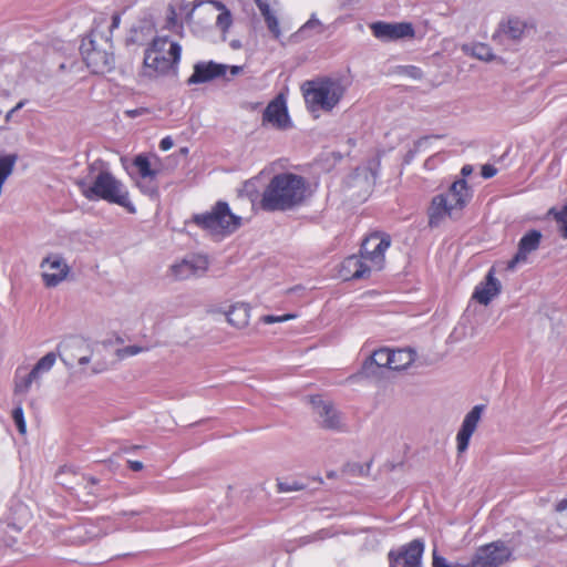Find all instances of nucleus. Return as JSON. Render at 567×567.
I'll return each mask as SVG.
<instances>
[{"instance_id": "f257e3e1", "label": "nucleus", "mask_w": 567, "mask_h": 567, "mask_svg": "<svg viewBox=\"0 0 567 567\" xmlns=\"http://www.w3.org/2000/svg\"><path fill=\"white\" fill-rule=\"evenodd\" d=\"M87 172L86 177L74 179V184L86 199L91 202L103 199L124 207L131 214L136 212L123 183L115 178L110 169L105 167L103 161L96 159L89 164Z\"/></svg>"}, {"instance_id": "f03ea898", "label": "nucleus", "mask_w": 567, "mask_h": 567, "mask_svg": "<svg viewBox=\"0 0 567 567\" xmlns=\"http://www.w3.org/2000/svg\"><path fill=\"white\" fill-rule=\"evenodd\" d=\"M308 183L301 175L276 174L265 187L259 207L264 212H287L301 206L307 198Z\"/></svg>"}, {"instance_id": "7ed1b4c3", "label": "nucleus", "mask_w": 567, "mask_h": 567, "mask_svg": "<svg viewBox=\"0 0 567 567\" xmlns=\"http://www.w3.org/2000/svg\"><path fill=\"white\" fill-rule=\"evenodd\" d=\"M182 47L167 37L154 38L145 49L143 59L144 75L156 78L166 74L181 60Z\"/></svg>"}, {"instance_id": "20e7f679", "label": "nucleus", "mask_w": 567, "mask_h": 567, "mask_svg": "<svg viewBox=\"0 0 567 567\" xmlns=\"http://www.w3.org/2000/svg\"><path fill=\"white\" fill-rule=\"evenodd\" d=\"M80 51L86 66L95 74H104L114 69L113 44L109 37L97 29L82 39Z\"/></svg>"}, {"instance_id": "39448f33", "label": "nucleus", "mask_w": 567, "mask_h": 567, "mask_svg": "<svg viewBox=\"0 0 567 567\" xmlns=\"http://www.w3.org/2000/svg\"><path fill=\"white\" fill-rule=\"evenodd\" d=\"M471 198L470 188L465 179L455 181L446 193L435 195L427 208L429 226H440L446 216L454 210H462Z\"/></svg>"}, {"instance_id": "423d86ee", "label": "nucleus", "mask_w": 567, "mask_h": 567, "mask_svg": "<svg viewBox=\"0 0 567 567\" xmlns=\"http://www.w3.org/2000/svg\"><path fill=\"white\" fill-rule=\"evenodd\" d=\"M301 90L305 100L311 105V109L331 111L343 97L346 87L340 79L321 76L306 81Z\"/></svg>"}, {"instance_id": "0eeeda50", "label": "nucleus", "mask_w": 567, "mask_h": 567, "mask_svg": "<svg viewBox=\"0 0 567 567\" xmlns=\"http://www.w3.org/2000/svg\"><path fill=\"white\" fill-rule=\"evenodd\" d=\"M193 223L213 234H231L239 228L241 218L231 213L226 202H217L210 212L195 214Z\"/></svg>"}, {"instance_id": "6e6552de", "label": "nucleus", "mask_w": 567, "mask_h": 567, "mask_svg": "<svg viewBox=\"0 0 567 567\" xmlns=\"http://www.w3.org/2000/svg\"><path fill=\"white\" fill-rule=\"evenodd\" d=\"M391 245V238L386 234L373 233L361 244L360 255L368 260L374 270H381L384 266V252Z\"/></svg>"}, {"instance_id": "1a4fd4ad", "label": "nucleus", "mask_w": 567, "mask_h": 567, "mask_svg": "<svg viewBox=\"0 0 567 567\" xmlns=\"http://www.w3.org/2000/svg\"><path fill=\"white\" fill-rule=\"evenodd\" d=\"M424 553V542L420 538L391 549L388 553L389 567H421Z\"/></svg>"}, {"instance_id": "9d476101", "label": "nucleus", "mask_w": 567, "mask_h": 567, "mask_svg": "<svg viewBox=\"0 0 567 567\" xmlns=\"http://www.w3.org/2000/svg\"><path fill=\"white\" fill-rule=\"evenodd\" d=\"M311 404L321 429L336 432L344 431L342 415L331 401H326L321 396L315 395L311 398Z\"/></svg>"}, {"instance_id": "9b49d317", "label": "nucleus", "mask_w": 567, "mask_h": 567, "mask_svg": "<svg viewBox=\"0 0 567 567\" xmlns=\"http://www.w3.org/2000/svg\"><path fill=\"white\" fill-rule=\"evenodd\" d=\"M532 28L534 25L527 21L518 17H509L498 23L497 30L493 34V41L499 44H504L507 41L517 43Z\"/></svg>"}, {"instance_id": "f8f14e48", "label": "nucleus", "mask_w": 567, "mask_h": 567, "mask_svg": "<svg viewBox=\"0 0 567 567\" xmlns=\"http://www.w3.org/2000/svg\"><path fill=\"white\" fill-rule=\"evenodd\" d=\"M372 34L382 41H394L414 37V28L410 22L378 21L370 25Z\"/></svg>"}, {"instance_id": "ddd939ff", "label": "nucleus", "mask_w": 567, "mask_h": 567, "mask_svg": "<svg viewBox=\"0 0 567 567\" xmlns=\"http://www.w3.org/2000/svg\"><path fill=\"white\" fill-rule=\"evenodd\" d=\"M209 261L206 256L195 255L171 266L169 270L176 280L200 277L208 270Z\"/></svg>"}, {"instance_id": "4468645a", "label": "nucleus", "mask_w": 567, "mask_h": 567, "mask_svg": "<svg viewBox=\"0 0 567 567\" xmlns=\"http://www.w3.org/2000/svg\"><path fill=\"white\" fill-rule=\"evenodd\" d=\"M262 123H269L278 130H287L292 126L285 97L276 96L262 113Z\"/></svg>"}, {"instance_id": "2eb2a0df", "label": "nucleus", "mask_w": 567, "mask_h": 567, "mask_svg": "<svg viewBox=\"0 0 567 567\" xmlns=\"http://www.w3.org/2000/svg\"><path fill=\"white\" fill-rule=\"evenodd\" d=\"M228 71V65L215 61H199L194 64V72L187 79V85H196L210 82L218 78H224Z\"/></svg>"}, {"instance_id": "dca6fc26", "label": "nucleus", "mask_w": 567, "mask_h": 567, "mask_svg": "<svg viewBox=\"0 0 567 567\" xmlns=\"http://www.w3.org/2000/svg\"><path fill=\"white\" fill-rule=\"evenodd\" d=\"M485 405L478 404L472 408V410L465 415L461 429L456 435L457 452L464 453L470 444L471 436L475 432L477 424L482 417V413Z\"/></svg>"}, {"instance_id": "f3484780", "label": "nucleus", "mask_w": 567, "mask_h": 567, "mask_svg": "<svg viewBox=\"0 0 567 567\" xmlns=\"http://www.w3.org/2000/svg\"><path fill=\"white\" fill-rule=\"evenodd\" d=\"M543 235L537 229L528 230L518 241L517 251L508 261L507 269H515L518 264L525 262L529 254L536 251L542 241Z\"/></svg>"}, {"instance_id": "a211bd4d", "label": "nucleus", "mask_w": 567, "mask_h": 567, "mask_svg": "<svg viewBox=\"0 0 567 567\" xmlns=\"http://www.w3.org/2000/svg\"><path fill=\"white\" fill-rule=\"evenodd\" d=\"M374 270L372 265L362 255H351L341 264V275L344 279L358 280L365 278Z\"/></svg>"}, {"instance_id": "6ab92c4d", "label": "nucleus", "mask_w": 567, "mask_h": 567, "mask_svg": "<svg viewBox=\"0 0 567 567\" xmlns=\"http://www.w3.org/2000/svg\"><path fill=\"white\" fill-rule=\"evenodd\" d=\"M394 350L381 348L375 350L362 364V373L370 378L377 377L379 370L386 368L390 369L391 360H393Z\"/></svg>"}, {"instance_id": "aec40b11", "label": "nucleus", "mask_w": 567, "mask_h": 567, "mask_svg": "<svg viewBox=\"0 0 567 567\" xmlns=\"http://www.w3.org/2000/svg\"><path fill=\"white\" fill-rule=\"evenodd\" d=\"M501 282L495 277L494 269L492 268L487 272L485 281L476 286L473 292V299H475L481 305L487 306L492 299L501 292Z\"/></svg>"}, {"instance_id": "412c9836", "label": "nucleus", "mask_w": 567, "mask_h": 567, "mask_svg": "<svg viewBox=\"0 0 567 567\" xmlns=\"http://www.w3.org/2000/svg\"><path fill=\"white\" fill-rule=\"evenodd\" d=\"M204 0H196L193 4V9L186 16L187 23L193 28L195 32H204L212 28V22L214 20V9L209 8L207 10L196 11L202 4Z\"/></svg>"}, {"instance_id": "4be33fe9", "label": "nucleus", "mask_w": 567, "mask_h": 567, "mask_svg": "<svg viewBox=\"0 0 567 567\" xmlns=\"http://www.w3.org/2000/svg\"><path fill=\"white\" fill-rule=\"evenodd\" d=\"M155 32L154 27L148 22H140L136 25H133L126 38H125V45L127 48L130 47H142L152 42V40L155 38L153 37Z\"/></svg>"}, {"instance_id": "5701e85b", "label": "nucleus", "mask_w": 567, "mask_h": 567, "mask_svg": "<svg viewBox=\"0 0 567 567\" xmlns=\"http://www.w3.org/2000/svg\"><path fill=\"white\" fill-rule=\"evenodd\" d=\"M43 264H48L51 269L56 270L55 272H45L43 274V281L48 287L58 286L68 275L69 267L63 261L62 258L55 257H47L43 260Z\"/></svg>"}, {"instance_id": "b1692460", "label": "nucleus", "mask_w": 567, "mask_h": 567, "mask_svg": "<svg viewBox=\"0 0 567 567\" xmlns=\"http://www.w3.org/2000/svg\"><path fill=\"white\" fill-rule=\"evenodd\" d=\"M249 312L247 303H236L226 312L227 321L236 328H244L249 322Z\"/></svg>"}, {"instance_id": "393cba45", "label": "nucleus", "mask_w": 567, "mask_h": 567, "mask_svg": "<svg viewBox=\"0 0 567 567\" xmlns=\"http://www.w3.org/2000/svg\"><path fill=\"white\" fill-rule=\"evenodd\" d=\"M210 6H213L212 9L220 11V13L216 17V25L224 33L229 30V28L233 24V17L230 11L227 9V7L217 0H210L208 1Z\"/></svg>"}, {"instance_id": "a878e982", "label": "nucleus", "mask_w": 567, "mask_h": 567, "mask_svg": "<svg viewBox=\"0 0 567 567\" xmlns=\"http://www.w3.org/2000/svg\"><path fill=\"white\" fill-rule=\"evenodd\" d=\"M415 352L411 349L394 350L393 360H391L390 370H402L408 368L414 361Z\"/></svg>"}, {"instance_id": "bb28decb", "label": "nucleus", "mask_w": 567, "mask_h": 567, "mask_svg": "<svg viewBox=\"0 0 567 567\" xmlns=\"http://www.w3.org/2000/svg\"><path fill=\"white\" fill-rule=\"evenodd\" d=\"M133 165L137 168V172L142 179H156L158 175V171L153 169L151 167V162L145 155H137L134 161Z\"/></svg>"}, {"instance_id": "cd10ccee", "label": "nucleus", "mask_w": 567, "mask_h": 567, "mask_svg": "<svg viewBox=\"0 0 567 567\" xmlns=\"http://www.w3.org/2000/svg\"><path fill=\"white\" fill-rule=\"evenodd\" d=\"M56 360V355L54 352H48L44 357H42L35 365L32 368V377H37L39 379L40 374L43 372H48L52 369Z\"/></svg>"}, {"instance_id": "c85d7f7f", "label": "nucleus", "mask_w": 567, "mask_h": 567, "mask_svg": "<svg viewBox=\"0 0 567 567\" xmlns=\"http://www.w3.org/2000/svg\"><path fill=\"white\" fill-rule=\"evenodd\" d=\"M74 532L76 533L75 537L81 543L92 540L99 536L97 533H95V527L91 524L79 525L74 528Z\"/></svg>"}, {"instance_id": "c756f323", "label": "nucleus", "mask_w": 567, "mask_h": 567, "mask_svg": "<svg viewBox=\"0 0 567 567\" xmlns=\"http://www.w3.org/2000/svg\"><path fill=\"white\" fill-rule=\"evenodd\" d=\"M306 488V484L299 481L282 482L277 480V489L279 493L297 492Z\"/></svg>"}, {"instance_id": "7c9ffc66", "label": "nucleus", "mask_w": 567, "mask_h": 567, "mask_svg": "<svg viewBox=\"0 0 567 567\" xmlns=\"http://www.w3.org/2000/svg\"><path fill=\"white\" fill-rule=\"evenodd\" d=\"M473 55L483 61H492L494 59V54L492 49L484 43H477L473 47Z\"/></svg>"}, {"instance_id": "2f4dec72", "label": "nucleus", "mask_w": 567, "mask_h": 567, "mask_svg": "<svg viewBox=\"0 0 567 567\" xmlns=\"http://www.w3.org/2000/svg\"><path fill=\"white\" fill-rule=\"evenodd\" d=\"M38 380L37 377H32V371H30L25 377L16 381L14 392L16 393H27L33 381Z\"/></svg>"}, {"instance_id": "473e14b6", "label": "nucleus", "mask_w": 567, "mask_h": 567, "mask_svg": "<svg viewBox=\"0 0 567 567\" xmlns=\"http://www.w3.org/2000/svg\"><path fill=\"white\" fill-rule=\"evenodd\" d=\"M137 186L146 195L156 196L158 194V186H157V183L155 182V179H150V178L142 179L141 178V181L137 183Z\"/></svg>"}, {"instance_id": "72a5a7b5", "label": "nucleus", "mask_w": 567, "mask_h": 567, "mask_svg": "<svg viewBox=\"0 0 567 567\" xmlns=\"http://www.w3.org/2000/svg\"><path fill=\"white\" fill-rule=\"evenodd\" d=\"M555 219L559 224L561 237L567 238V205L561 210L555 213Z\"/></svg>"}, {"instance_id": "f704fd0d", "label": "nucleus", "mask_w": 567, "mask_h": 567, "mask_svg": "<svg viewBox=\"0 0 567 567\" xmlns=\"http://www.w3.org/2000/svg\"><path fill=\"white\" fill-rule=\"evenodd\" d=\"M267 24L268 30L272 33L275 39H279L281 35V31L279 28V22L275 13L267 16L264 18Z\"/></svg>"}, {"instance_id": "c9c22d12", "label": "nucleus", "mask_w": 567, "mask_h": 567, "mask_svg": "<svg viewBox=\"0 0 567 567\" xmlns=\"http://www.w3.org/2000/svg\"><path fill=\"white\" fill-rule=\"evenodd\" d=\"M12 419L14 421V424L18 429V431L21 433V434H24L25 431H27V426H25V421H24V415H23V410L21 406H17L13 409L12 411Z\"/></svg>"}, {"instance_id": "e433bc0d", "label": "nucleus", "mask_w": 567, "mask_h": 567, "mask_svg": "<svg viewBox=\"0 0 567 567\" xmlns=\"http://www.w3.org/2000/svg\"><path fill=\"white\" fill-rule=\"evenodd\" d=\"M429 140L427 136H423L421 138H419L415 143H414V147L411 148L410 151H408V153L405 154L404 156V162L406 164H409L414 157L415 155L417 154V152L420 151V147L422 146L423 143H425L426 141Z\"/></svg>"}, {"instance_id": "4c0bfd02", "label": "nucleus", "mask_w": 567, "mask_h": 567, "mask_svg": "<svg viewBox=\"0 0 567 567\" xmlns=\"http://www.w3.org/2000/svg\"><path fill=\"white\" fill-rule=\"evenodd\" d=\"M523 545V533L520 530L515 532L506 543V547H513V553Z\"/></svg>"}, {"instance_id": "58836bf2", "label": "nucleus", "mask_w": 567, "mask_h": 567, "mask_svg": "<svg viewBox=\"0 0 567 567\" xmlns=\"http://www.w3.org/2000/svg\"><path fill=\"white\" fill-rule=\"evenodd\" d=\"M295 317H296L295 315H290V313L284 315V316L267 315V316L261 317L260 320L266 324H270V323H276V322H284V321H287Z\"/></svg>"}, {"instance_id": "ea45409f", "label": "nucleus", "mask_w": 567, "mask_h": 567, "mask_svg": "<svg viewBox=\"0 0 567 567\" xmlns=\"http://www.w3.org/2000/svg\"><path fill=\"white\" fill-rule=\"evenodd\" d=\"M142 351H144V348H142V347H138V346H127V347H124L122 349H118L117 350V355L120 358L132 357V355L141 353Z\"/></svg>"}, {"instance_id": "a19ab883", "label": "nucleus", "mask_w": 567, "mask_h": 567, "mask_svg": "<svg viewBox=\"0 0 567 567\" xmlns=\"http://www.w3.org/2000/svg\"><path fill=\"white\" fill-rule=\"evenodd\" d=\"M309 29H318L317 32L321 33L323 31L321 22L312 16L300 29L301 32H305Z\"/></svg>"}, {"instance_id": "79ce46f5", "label": "nucleus", "mask_w": 567, "mask_h": 567, "mask_svg": "<svg viewBox=\"0 0 567 567\" xmlns=\"http://www.w3.org/2000/svg\"><path fill=\"white\" fill-rule=\"evenodd\" d=\"M256 4L264 18L272 13L269 0H256Z\"/></svg>"}, {"instance_id": "37998d69", "label": "nucleus", "mask_w": 567, "mask_h": 567, "mask_svg": "<svg viewBox=\"0 0 567 567\" xmlns=\"http://www.w3.org/2000/svg\"><path fill=\"white\" fill-rule=\"evenodd\" d=\"M496 173H497V169L493 165L485 164L482 166L481 174L486 179L494 177L496 175Z\"/></svg>"}, {"instance_id": "c03bdc74", "label": "nucleus", "mask_w": 567, "mask_h": 567, "mask_svg": "<svg viewBox=\"0 0 567 567\" xmlns=\"http://www.w3.org/2000/svg\"><path fill=\"white\" fill-rule=\"evenodd\" d=\"M147 113H148V109H146V107H138V109L125 111V115L130 118H135L137 116H142Z\"/></svg>"}, {"instance_id": "a18cd8bd", "label": "nucleus", "mask_w": 567, "mask_h": 567, "mask_svg": "<svg viewBox=\"0 0 567 567\" xmlns=\"http://www.w3.org/2000/svg\"><path fill=\"white\" fill-rule=\"evenodd\" d=\"M152 512V508L151 507H143L142 509H138V511H123L120 513V515L122 516H140V515H144V514H150Z\"/></svg>"}, {"instance_id": "49530a36", "label": "nucleus", "mask_w": 567, "mask_h": 567, "mask_svg": "<svg viewBox=\"0 0 567 567\" xmlns=\"http://www.w3.org/2000/svg\"><path fill=\"white\" fill-rule=\"evenodd\" d=\"M173 140L169 136H166L159 142V148L162 151H168L173 147Z\"/></svg>"}, {"instance_id": "de8ad7c7", "label": "nucleus", "mask_w": 567, "mask_h": 567, "mask_svg": "<svg viewBox=\"0 0 567 567\" xmlns=\"http://www.w3.org/2000/svg\"><path fill=\"white\" fill-rule=\"evenodd\" d=\"M121 23V16L120 13H114L112 16V22L110 25V31L112 32L114 29H117Z\"/></svg>"}, {"instance_id": "09e8293b", "label": "nucleus", "mask_w": 567, "mask_h": 567, "mask_svg": "<svg viewBox=\"0 0 567 567\" xmlns=\"http://www.w3.org/2000/svg\"><path fill=\"white\" fill-rule=\"evenodd\" d=\"M127 464H128V467L134 472H138V471L143 470V467H144V465L141 461H128Z\"/></svg>"}, {"instance_id": "8fccbe9b", "label": "nucleus", "mask_w": 567, "mask_h": 567, "mask_svg": "<svg viewBox=\"0 0 567 567\" xmlns=\"http://www.w3.org/2000/svg\"><path fill=\"white\" fill-rule=\"evenodd\" d=\"M565 509H567V498H563L556 504L557 512H564Z\"/></svg>"}, {"instance_id": "3c124183", "label": "nucleus", "mask_w": 567, "mask_h": 567, "mask_svg": "<svg viewBox=\"0 0 567 567\" xmlns=\"http://www.w3.org/2000/svg\"><path fill=\"white\" fill-rule=\"evenodd\" d=\"M82 480L83 481H86L87 482V485H90L91 487L96 485L99 483V480L94 476H82Z\"/></svg>"}, {"instance_id": "603ef678", "label": "nucleus", "mask_w": 567, "mask_h": 567, "mask_svg": "<svg viewBox=\"0 0 567 567\" xmlns=\"http://www.w3.org/2000/svg\"><path fill=\"white\" fill-rule=\"evenodd\" d=\"M228 70H230V74L233 76H236V75H238L243 71V68L238 66V65H233L230 68L228 66Z\"/></svg>"}, {"instance_id": "864d4df0", "label": "nucleus", "mask_w": 567, "mask_h": 567, "mask_svg": "<svg viewBox=\"0 0 567 567\" xmlns=\"http://www.w3.org/2000/svg\"><path fill=\"white\" fill-rule=\"evenodd\" d=\"M472 172H473V167H472L471 165H464V166L462 167V169H461V174H462L463 176H468V175H471V174H472Z\"/></svg>"}, {"instance_id": "5fc2aeb1", "label": "nucleus", "mask_w": 567, "mask_h": 567, "mask_svg": "<svg viewBox=\"0 0 567 567\" xmlns=\"http://www.w3.org/2000/svg\"><path fill=\"white\" fill-rule=\"evenodd\" d=\"M89 362H90V357H81L79 359V364H81V365L87 364Z\"/></svg>"}, {"instance_id": "6e6d98bb", "label": "nucleus", "mask_w": 567, "mask_h": 567, "mask_svg": "<svg viewBox=\"0 0 567 567\" xmlns=\"http://www.w3.org/2000/svg\"><path fill=\"white\" fill-rule=\"evenodd\" d=\"M24 105V101H20L12 110H14V113L20 110Z\"/></svg>"}, {"instance_id": "4d7b16f0", "label": "nucleus", "mask_w": 567, "mask_h": 567, "mask_svg": "<svg viewBox=\"0 0 567 567\" xmlns=\"http://www.w3.org/2000/svg\"><path fill=\"white\" fill-rule=\"evenodd\" d=\"M14 113V110H10L6 115V121L9 122Z\"/></svg>"}, {"instance_id": "13d9d810", "label": "nucleus", "mask_w": 567, "mask_h": 567, "mask_svg": "<svg viewBox=\"0 0 567 567\" xmlns=\"http://www.w3.org/2000/svg\"><path fill=\"white\" fill-rule=\"evenodd\" d=\"M231 47H233V48H238V47H239V43H238L237 41H233Z\"/></svg>"}, {"instance_id": "bf43d9fd", "label": "nucleus", "mask_w": 567, "mask_h": 567, "mask_svg": "<svg viewBox=\"0 0 567 567\" xmlns=\"http://www.w3.org/2000/svg\"><path fill=\"white\" fill-rule=\"evenodd\" d=\"M64 473H65V468L63 467V468H61V471H60L59 475H62V474H64Z\"/></svg>"}]
</instances>
